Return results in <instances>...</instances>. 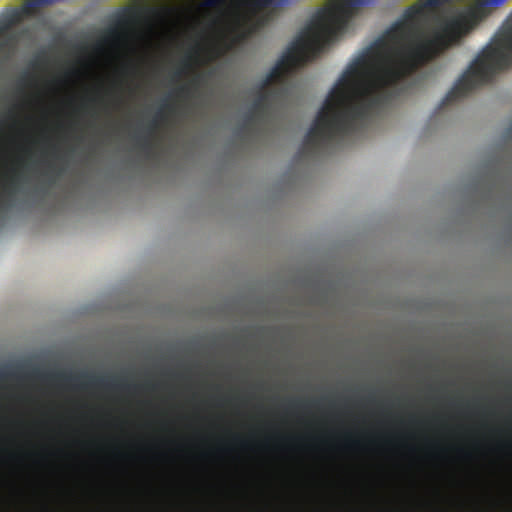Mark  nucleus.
Segmentation results:
<instances>
[{
    "mask_svg": "<svg viewBox=\"0 0 512 512\" xmlns=\"http://www.w3.org/2000/svg\"><path fill=\"white\" fill-rule=\"evenodd\" d=\"M470 3L437 17L430 36L421 30V11L411 6L354 57V137L361 121L369 123L386 110L403 80L458 44L504 2Z\"/></svg>",
    "mask_w": 512,
    "mask_h": 512,
    "instance_id": "f257e3e1",
    "label": "nucleus"
},
{
    "mask_svg": "<svg viewBox=\"0 0 512 512\" xmlns=\"http://www.w3.org/2000/svg\"><path fill=\"white\" fill-rule=\"evenodd\" d=\"M319 9L261 85L283 84L296 70L316 59L352 20V2H326Z\"/></svg>",
    "mask_w": 512,
    "mask_h": 512,
    "instance_id": "f03ea898",
    "label": "nucleus"
},
{
    "mask_svg": "<svg viewBox=\"0 0 512 512\" xmlns=\"http://www.w3.org/2000/svg\"><path fill=\"white\" fill-rule=\"evenodd\" d=\"M352 132V62L330 91L295 155L296 162L331 154Z\"/></svg>",
    "mask_w": 512,
    "mask_h": 512,
    "instance_id": "7ed1b4c3",
    "label": "nucleus"
},
{
    "mask_svg": "<svg viewBox=\"0 0 512 512\" xmlns=\"http://www.w3.org/2000/svg\"><path fill=\"white\" fill-rule=\"evenodd\" d=\"M512 65V11L491 41L478 54L441 102L445 107L488 83L493 76Z\"/></svg>",
    "mask_w": 512,
    "mask_h": 512,
    "instance_id": "20e7f679",
    "label": "nucleus"
},
{
    "mask_svg": "<svg viewBox=\"0 0 512 512\" xmlns=\"http://www.w3.org/2000/svg\"><path fill=\"white\" fill-rule=\"evenodd\" d=\"M223 10L215 26L232 44H241L272 22L278 10L290 2H190Z\"/></svg>",
    "mask_w": 512,
    "mask_h": 512,
    "instance_id": "39448f33",
    "label": "nucleus"
},
{
    "mask_svg": "<svg viewBox=\"0 0 512 512\" xmlns=\"http://www.w3.org/2000/svg\"><path fill=\"white\" fill-rule=\"evenodd\" d=\"M344 451L346 512H352V388L348 382L345 394Z\"/></svg>",
    "mask_w": 512,
    "mask_h": 512,
    "instance_id": "423d86ee",
    "label": "nucleus"
},
{
    "mask_svg": "<svg viewBox=\"0 0 512 512\" xmlns=\"http://www.w3.org/2000/svg\"><path fill=\"white\" fill-rule=\"evenodd\" d=\"M47 378L63 383H74L83 389L89 387H100L105 389L130 390L132 388V385H129L118 378L108 379L106 377H95L87 373L73 375L66 372H57L48 374Z\"/></svg>",
    "mask_w": 512,
    "mask_h": 512,
    "instance_id": "0eeeda50",
    "label": "nucleus"
},
{
    "mask_svg": "<svg viewBox=\"0 0 512 512\" xmlns=\"http://www.w3.org/2000/svg\"><path fill=\"white\" fill-rule=\"evenodd\" d=\"M166 109L172 111L173 106L167 103L163 104L159 111L156 113L155 117L150 121V123L147 126L148 135L135 137L137 146L146 154H150V152L152 151L153 143L151 140V136L158 128L159 121L165 120L166 117L164 110Z\"/></svg>",
    "mask_w": 512,
    "mask_h": 512,
    "instance_id": "6e6552de",
    "label": "nucleus"
},
{
    "mask_svg": "<svg viewBox=\"0 0 512 512\" xmlns=\"http://www.w3.org/2000/svg\"><path fill=\"white\" fill-rule=\"evenodd\" d=\"M131 24V18L122 15L120 16L114 25L105 29L102 33L101 39L98 43L99 46L114 43L120 41L127 32L129 25Z\"/></svg>",
    "mask_w": 512,
    "mask_h": 512,
    "instance_id": "1a4fd4ad",
    "label": "nucleus"
},
{
    "mask_svg": "<svg viewBox=\"0 0 512 512\" xmlns=\"http://www.w3.org/2000/svg\"><path fill=\"white\" fill-rule=\"evenodd\" d=\"M269 104V95L268 93L262 92L259 94V96L254 100L251 112L247 116L244 127L251 124L255 118L262 117L267 109Z\"/></svg>",
    "mask_w": 512,
    "mask_h": 512,
    "instance_id": "9d476101",
    "label": "nucleus"
},
{
    "mask_svg": "<svg viewBox=\"0 0 512 512\" xmlns=\"http://www.w3.org/2000/svg\"><path fill=\"white\" fill-rule=\"evenodd\" d=\"M22 20V14L16 9L9 10L0 15V38L9 34V31Z\"/></svg>",
    "mask_w": 512,
    "mask_h": 512,
    "instance_id": "9b49d317",
    "label": "nucleus"
},
{
    "mask_svg": "<svg viewBox=\"0 0 512 512\" xmlns=\"http://www.w3.org/2000/svg\"><path fill=\"white\" fill-rule=\"evenodd\" d=\"M329 399L327 397H321L313 400L302 401V400H292L289 402V408L291 409H308V408H316L322 413L323 419L326 417L327 412L325 406L329 403Z\"/></svg>",
    "mask_w": 512,
    "mask_h": 512,
    "instance_id": "f8f14e48",
    "label": "nucleus"
},
{
    "mask_svg": "<svg viewBox=\"0 0 512 512\" xmlns=\"http://www.w3.org/2000/svg\"><path fill=\"white\" fill-rule=\"evenodd\" d=\"M24 181V178L20 170L13 168L10 170V174L5 177L1 188L2 192L8 196L14 195L18 191L19 184Z\"/></svg>",
    "mask_w": 512,
    "mask_h": 512,
    "instance_id": "ddd939ff",
    "label": "nucleus"
},
{
    "mask_svg": "<svg viewBox=\"0 0 512 512\" xmlns=\"http://www.w3.org/2000/svg\"><path fill=\"white\" fill-rule=\"evenodd\" d=\"M202 81V76L197 75L193 80L191 81V85H183L177 89V93L180 96H190L192 88H196L200 85Z\"/></svg>",
    "mask_w": 512,
    "mask_h": 512,
    "instance_id": "4468645a",
    "label": "nucleus"
},
{
    "mask_svg": "<svg viewBox=\"0 0 512 512\" xmlns=\"http://www.w3.org/2000/svg\"><path fill=\"white\" fill-rule=\"evenodd\" d=\"M4 39H2L0 41V50H4L6 48H12L16 45L17 43V37L15 34H6L5 36H3Z\"/></svg>",
    "mask_w": 512,
    "mask_h": 512,
    "instance_id": "2eb2a0df",
    "label": "nucleus"
},
{
    "mask_svg": "<svg viewBox=\"0 0 512 512\" xmlns=\"http://www.w3.org/2000/svg\"><path fill=\"white\" fill-rule=\"evenodd\" d=\"M4 39H2L0 41V50H4L6 48H12L16 45L17 43V37L15 34H6L5 36H3Z\"/></svg>",
    "mask_w": 512,
    "mask_h": 512,
    "instance_id": "dca6fc26",
    "label": "nucleus"
},
{
    "mask_svg": "<svg viewBox=\"0 0 512 512\" xmlns=\"http://www.w3.org/2000/svg\"><path fill=\"white\" fill-rule=\"evenodd\" d=\"M353 512H358V469L357 463L354 461V510Z\"/></svg>",
    "mask_w": 512,
    "mask_h": 512,
    "instance_id": "f3484780",
    "label": "nucleus"
},
{
    "mask_svg": "<svg viewBox=\"0 0 512 512\" xmlns=\"http://www.w3.org/2000/svg\"><path fill=\"white\" fill-rule=\"evenodd\" d=\"M33 81H34V77L31 74L25 73L24 75H22L20 77L19 84L21 86H27V85L32 84Z\"/></svg>",
    "mask_w": 512,
    "mask_h": 512,
    "instance_id": "a211bd4d",
    "label": "nucleus"
},
{
    "mask_svg": "<svg viewBox=\"0 0 512 512\" xmlns=\"http://www.w3.org/2000/svg\"><path fill=\"white\" fill-rule=\"evenodd\" d=\"M25 3L28 4L30 7H45L48 4H52L53 2H38V1H35V2H25Z\"/></svg>",
    "mask_w": 512,
    "mask_h": 512,
    "instance_id": "6ab92c4d",
    "label": "nucleus"
},
{
    "mask_svg": "<svg viewBox=\"0 0 512 512\" xmlns=\"http://www.w3.org/2000/svg\"><path fill=\"white\" fill-rule=\"evenodd\" d=\"M315 441L320 445H326L328 442V438L326 435H320L315 438Z\"/></svg>",
    "mask_w": 512,
    "mask_h": 512,
    "instance_id": "aec40b11",
    "label": "nucleus"
},
{
    "mask_svg": "<svg viewBox=\"0 0 512 512\" xmlns=\"http://www.w3.org/2000/svg\"><path fill=\"white\" fill-rule=\"evenodd\" d=\"M422 3L424 4V6L437 8V7H440L441 5L445 4L446 2H422Z\"/></svg>",
    "mask_w": 512,
    "mask_h": 512,
    "instance_id": "412c9836",
    "label": "nucleus"
},
{
    "mask_svg": "<svg viewBox=\"0 0 512 512\" xmlns=\"http://www.w3.org/2000/svg\"><path fill=\"white\" fill-rule=\"evenodd\" d=\"M369 2H354V15L357 13V11L364 5L368 4Z\"/></svg>",
    "mask_w": 512,
    "mask_h": 512,
    "instance_id": "4be33fe9",
    "label": "nucleus"
},
{
    "mask_svg": "<svg viewBox=\"0 0 512 512\" xmlns=\"http://www.w3.org/2000/svg\"><path fill=\"white\" fill-rule=\"evenodd\" d=\"M353 413H356V410H353ZM356 448H357V439H356V431L354 430V461H356Z\"/></svg>",
    "mask_w": 512,
    "mask_h": 512,
    "instance_id": "5701e85b",
    "label": "nucleus"
},
{
    "mask_svg": "<svg viewBox=\"0 0 512 512\" xmlns=\"http://www.w3.org/2000/svg\"><path fill=\"white\" fill-rule=\"evenodd\" d=\"M125 70L126 71H130V72H134L135 71V67L133 65L129 64V65L125 66Z\"/></svg>",
    "mask_w": 512,
    "mask_h": 512,
    "instance_id": "b1692460",
    "label": "nucleus"
},
{
    "mask_svg": "<svg viewBox=\"0 0 512 512\" xmlns=\"http://www.w3.org/2000/svg\"><path fill=\"white\" fill-rule=\"evenodd\" d=\"M183 73H184V70L180 69V70H177L174 75H175V77L179 78L180 76H182Z\"/></svg>",
    "mask_w": 512,
    "mask_h": 512,
    "instance_id": "393cba45",
    "label": "nucleus"
},
{
    "mask_svg": "<svg viewBox=\"0 0 512 512\" xmlns=\"http://www.w3.org/2000/svg\"><path fill=\"white\" fill-rule=\"evenodd\" d=\"M183 64H184V67H185V68H189V67H190V63H189L188 61H184V63H183Z\"/></svg>",
    "mask_w": 512,
    "mask_h": 512,
    "instance_id": "a878e982",
    "label": "nucleus"
},
{
    "mask_svg": "<svg viewBox=\"0 0 512 512\" xmlns=\"http://www.w3.org/2000/svg\"><path fill=\"white\" fill-rule=\"evenodd\" d=\"M85 48H86V47H85V46H83V45H79V46H77V49H79V50H85Z\"/></svg>",
    "mask_w": 512,
    "mask_h": 512,
    "instance_id": "bb28decb",
    "label": "nucleus"
},
{
    "mask_svg": "<svg viewBox=\"0 0 512 512\" xmlns=\"http://www.w3.org/2000/svg\"><path fill=\"white\" fill-rule=\"evenodd\" d=\"M370 442H371L372 444H376V439H375V438H372V439L370 440Z\"/></svg>",
    "mask_w": 512,
    "mask_h": 512,
    "instance_id": "cd10ccee",
    "label": "nucleus"
},
{
    "mask_svg": "<svg viewBox=\"0 0 512 512\" xmlns=\"http://www.w3.org/2000/svg\"><path fill=\"white\" fill-rule=\"evenodd\" d=\"M33 65H34V66H38V65H39V61H38V60H37V61H35Z\"/></svg>",
    "mask_w": 512,
    "mask_h": 512,
    "instance_id": "c85d7f7f",
    "label": "nucleus"
},
{
    "mask_svg": "<svg viewBox=\"0 0 512 512\" xmlns=\"http://www.w3.org/2000/svg\"><path fill=\"white\" fill-rule=\"evenodd\" d=\"M241 445H242L243 447H246V442L241 441Z\"/></svg>",
    "mask_w": 512,
    "mask_h": 512,
    "instance_id": "c756f323",
    "label": "nucleus"
}]
</instances>
